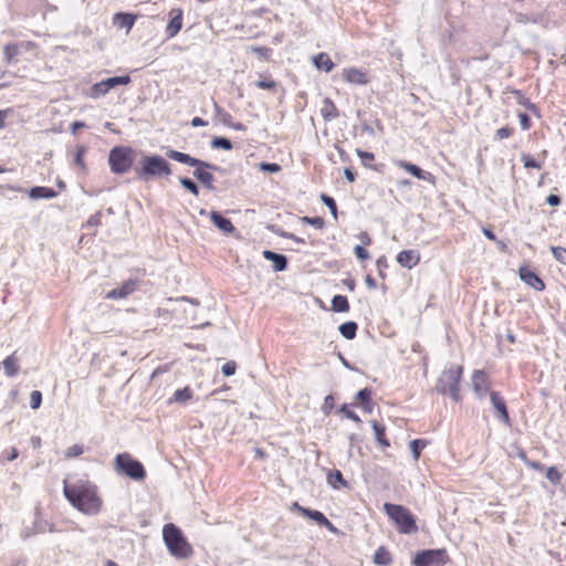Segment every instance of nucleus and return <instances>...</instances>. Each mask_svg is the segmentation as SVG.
Here are the masks:
<instances>
[{"instance_id":"nucleus-1","label":"nucleus","mask_w":566,"mask_h":566,"mask_svg":"<svg viewBox=\"0 0 566 566\" xmlns=\"http://www.w3.org/2000/svg\"><path fill=\"white\" fill-rule=\"evenodd\" d=\"M63 494L70 504L83 514L96 515L102 510L103 499L98 493V488L86 478L74 482L64 479Z\"/></svg>"},{"instance_id":"nucleus-2","label":"nucleus","mask_w":566,"mask_h":566,"mask_svg":"<svg viewBox=\"0 0 566 566\" xmlns=\"http://www.w3.org/2000/svg\"><path fill=\"white\" fill-rule=\"evenodd\" d=\"M163 538L168 552L176 558L186 559L193 554L192 546L184 536L181 530L172 523L163 528Z\"/></svg>"},{"instance_id":"nucleus-3","label":"nucleus","mask_w":566,"mask_h":566,"mask_svg":"<svg viewBox=\"0 0 566 566\" xmlns=\"http://www.w3.org/2000/svg\"><path fill=\"white\" fill-rule=\"evenodd\" d=\"M384 511L400 534H413L418 532L417 518L406 506L385 503Z\"/></svg>"},{"instance_id":"nucleus-4","label":"nucleus","mask_w":566,"mask_h":566,"mask_svg":"<svg viewBox=\"0 0 566 566\" xmlns=\"http://www.w3.org/2000/svg\"><path fill=\"white\" fill-rule=\"evenodd\" d=\"M166 155L172 160L195 167L193 176L209 189L213 188L214 177L208 171L211 168L209 164L175 149H169Z\"/></svg>"},{"instance_id":"nucleus-5","label":"nucleus","mask_w":566,"mask_h":566,"mask_svg":"<svg viewBox=\"0 0 566 566\" xmlns=\"http://www.w3.org/2000/svg\"><path fill=\"white\" fill-rule=\"evenodd\" d=\"M463 376V366L452 365L446 368L437 382V390L442 395H450L454 401L461 400L460 382Z\"/></svg>"},{"instance_id":"nucleus-6","label":"nucleus","mask_w":566,"mask_h":566,"mask_svg":"<svg viewBox=\"0 0 566 566\" xmlns=\"http://www.w3.org/2000/svg\"><path fill=\"white\" fill-rule=\"evenodd\" d=\"M136 175L139 179L147 181L150 178L171 175V168L161 156H145L140 160V166L136 168Z\"/></svg>"},{"instance_id":"nucleus-7","label":"nucleus","mask_w":566,"mask_h":566,"mask_svg":"<svg viewBox=\"0 0 566 566\" xmlns=\"http://www.w3.org/2000/svg\"><path fill=\"white\" fill-rule=\"evenodd\" d=\"M134 160L135 151L128 146H115L109 150V168L116 175L128 172L134 165Z\"/></svg>"},{"instance_id":"nucleus-8","label":"nucleus","mask_w":566,"mask_h":566,"mask_svg":"<svg viewBox=\"0 0 566 566\" xmlns=\"http://www.w3.org/2000/svg\"><path fill=\"white\" fill-rule=\"evenodd\" d=\"M114 468L117 473L125 474L135 481L146 478V470L142 462L134 459L128 452L118 453L114 459Z\"/></svg>"},{"instance_id":"nucleus-9","label":"nucleus","mask_w":566,"mask_h":566,"mask_svg":"<svg viewBox=\"0 0 566 566\" xmlns=\"http://www.w3.org/2000/svg\"><path fill=\"white\" fill-rule=\"evenodd\" d=\"M450 563L446 548L426 549L419 552L413 558V566H444Z\"/></svg>"},{"instance_id":"nucleus-10","label":"nucleus","mask_w":566,"mask_h":566,"mask_svg":"<svg viewBox=\"0 0 566 566\" xmlns=\"http://www.w3.org/2000/svg\"><path fill=\"white\" fill-rule=\"evenodd\" d=\"M292 509L298 512L302 516L315 521L321 526H325L329 532L337 533V528L322 512L304 507L297 502L292 504Z\"/></svg>"},{"instance_id":"nucleus-11","label":"nucleus","mask_w":566,"mask_h":566,"mask_svg":"<svg viewBox=\"0 0 566 566\" xmlns=\"http://www.w3.org/2000/svg\"><path fill=\"white\" fill-rule=\"evenodd\" d=\"M169 21L166 27V34L168 39L175 38L184 25V10L174 8L168 12Z\"/></svg>"},{"instance_id":"nucleus-12","label":"nucleus","mask_w":566,"mask_h":566,"mask_svg":"<svg viewBox=\"0 0 566 566\" xmlns=\"http://www.w3.org/2000/svg\"><path fill=\"white\" fill-rule=\"evenodd\" d=\"M518 276L526 285L531 286L535 291L542 292L546 287L544 281L534 271H532L528 265H522L518 269Z\"/></svg>"},{"instance_id":"nucleus-13","label":"nucleus","mask_w":566,"mask_h":566,"mask_svg":"<svg viewBox=\"0 0 566 566\" xmlns=\"http://www.w3.org/2000/svg\"><path fill=\"white\" fill-rule=\"evenodd\" d=\"M138 283L139 281L136 279L127 280L123 282V284L119 287L113 289L109 292H107L105 297L108 300L126 298L136 291Z\"/></svg>"},{"instance_id":"nucleus-14","label":"nucleus","mask_w":566,"mask_h":566,"mask_svg":"<svg viewBox=\"0 0 566 566\" xmlns=\"http://www.w3.org/2000/svg\"><path fill=\"white\" fill-rule=\"evenodd\" d=\"M214 107V120L218 122V123H221L222 125L227 126V127H231L233 128L234 130H244L245 129V126L240 123V122H237L234 123L232 119V115L227 112L224 108H222L218 103H214L213 105Z\"/></svg>"},{"instance_id":"nucleus-15","label":"nucleus","mask_w":566,"mask_h":566,"mask_svg":"<svg viewBox=\"0 0 566 566\" xmlns=\"http://www.w3.org/2000/svg\"><path fill=\"white\" fill-rule=\"evenodd\" d=\"M472 387L479 396L490 391V378L484 370H475L472 375Z\"/></svg>"},{"instance_id":"nucleus-16","label":"nucleus","mask_w":566,"mask_h":566,"mask_svg":"<svg viewBox=\"0 0 566 566\" xmlns=\"http://www.w3.org/2000/svg\"><path fill=\"white\" fill-rule=\"evenodd\" d=\"M342 75L343 78L350 84L366 85L369 82L367 72L357 67L345 69Z\"/></svg>"},{"instance_id":"nucleus-17","label":"nucleus","mask_w":566,"mask_h":566,"mask_svg":"<svg viewBox=\"0 0 566 566\" xmlns=\"http://www.w3.org/2000/svg\"><path fill=\"white\" fill-rule=\"evenodd\" d=\"M397 166L399 168L406 170L407 172L411 174L412 176H415L416 178H418L420 180H426L429 182H433V180H434V176L431 172L424 171L421 168H419L418 166H416L409 161L399 160V161H397Z\"/></svg>"},{"instance_id":"nucleus-18","label":"nucleus","mask_w":566,"mask_h":566,"mask_svg":"<svg viewBox=\"0 0 566 566\" xmlns=\"http://www.w3.org/2000/svg\"><path fill=\"white\" fill-rule=\"evenodd\" d=\"M397 262L410 270L419 264L420 253L417 250H402L397 255Z\"/></svg>"},{"instance_id":"nucleus-19","label":"nucleus","mask_w":566,"mask_h":566,"mask_svg":"<svg viewBox=\"0 0 566 566\" xmlns=\"http://www.w3.org/2000/svg\"><path fill=\"white\" fill-rule=\"evenodd\" d=\"M490 399H491V402H492L493 407L499 412L500 418L505 423H509L510 422L509 411H507V408H506L505 400L501 396V394L499 391H490Z\"/></svg>"},{"instance_id":"nucleus-20","label":"nucleus","mask_w":566,"mask_h":566,"mask_svg":"<svg viewBox=\"0 0 566 566\" xmlns=\"http://www.w3.org/2000/svg\"><path fill=\"white\" fill-rule=\"evenodd\" d=\"M137 15L133 13L117 12L113 15V24L119 29H126L127 32L132 30Z\"/></svg>"},{"instance_id":"nucleus-21","label":"nucleus","mask_w":566,"mask_h":566,"mask_svg":"<svg viewBox=\"0 0 566 566\" xmlns=\"http://www.w3.org/2000/svg\"><path fill=\"white\" fill-rule=\"evenodd\" d=\"M210 220L211 222L222 232L224 233H232L234 232L235 228L230 219L224 218L217 211L210 212Z\"/></svg>"},{"instance_id":"nucleus-22","label":"nucleus","mask_w":566,"mask_h":566,"mask_svg":"<svg viewBox=\"0 0 566 566\" xmlns=\"http://www.w3.org/2000/svg\"><path fill=\"white\" fill-rule=\"evenodd\" d=\"M371 428L374 429L375 439L382 449L390 447V441L386 434V427L376 420L370 421Z\"/></svg>"},{"instance_id":"nucleus-23","label":"nucleus","mask_w":566,"mask_h":566,"mask_svg":"<svg viewBox=\"0 0 566 566\" xmlns=\"http://www.w3.org/2000/svg\"><path fill=\"white\" fill-rule=\"evenodd\" d=\"M321 115L325 122H332L339 116V111L331 98H325L323 101Z\"/></svg>"},{"instance_id":"nucleus-24","label":"nucleus","mask_w":566,"mask_h":566,"mask_svg":"<svg viewBox=\"0 0 566 566\" xmlns=\"http://www.w3.org/2000/svg\"><path fill=\"white\" fill-rule=\"evenodd\" d=\"M263 258L268 261L273 262V269L275 271H284L287 266V259L283 254L275 253L270 250L263 251Z\"/></svg>"},{"instance_id":"nucleus-25","label":"nucleus","mask_w":566,"mask_h":566,"mask_svg":"<svg viewBox=\"0 0 566 566\" xmlns=\"http://www.w3.org/2000/svg\"><path fill=\"white\" fill-rule=\"evenodd\" d=\"M373 560L376 565L388 566L392 562V556L386 546H379L374 554Z\"/></svg>"},{"instance_id":"nucleus-26","label":"nucleus","mask_w":566,"mask_h":566,"mask_svg":"<svg viewBox=\"0 0 566 566\" xmlns=\"http://www.w3.org/2000/svg\"><path fill=\"white\" fill-rule=\"evenodd\" d=\"M56 196L57 193L54 189L42 186L33 187L29 191V197L32 199H51Z\"/></svg>"},{"instance_id":"nucleus-27","label":"nucleus","mask_w":566,"mask_h":566,"mask_svg":"<svg viewBox=\"0 0 566 566\" xmlns=\"http://www.w3.org/2000/svg\"><path fill=\"white\" fill-rule=\"evenodd\" d=\"M3 369L4 374L8 377H14L19 373V358L17 357L15 353L9 355L3 361Z\"/></svg>"},{"instance_id":"nucleus-28","label":"nucleus","mask_w":566,"mask_h":566,"mask_svg":"<svg viewBox=\"0 0 566 566\" xmlns=\"http://www.w3.org/2000/svg\"><path fill=\"white\" fill-rule=\"evenodd\" d=\"M313 63L318 70L331 72L334 69V62L325 52H321L313 57Z\"/></svg>"},{"instance_id":"nucleus-29","label":"nucleus","mask_w":566,"mask_h":566,"mask_svg":"<svg viewBox=\"0 0 566 566\" xmlns=\"http://www.w3.org/2000/svg\"><path fill=\"white\" fill-rule=\"evenodd\" d=\"M193 397V391L189 386L184 387L182 389H178L174 392L172 397L169 399V403L178 402L186 403L191 400Z\"/></svg>"},{"instance_id":"nucleus-30","label":"nucleus","mask_w":566,"mask_h":566,"mask_svg":"<svg viewBox=\"0 0 566 566\" xmlns=\"http://www.w3.org/2000/svg\"><path fill=\"white\" fill-rule=\"evenodd\" d=\"M332 310L337 313H346L349 311V302L344 295H335L332 300Z\"/></svg>"},{"instance_id":"nucleus-31","label":"nucleus","mask_w":566,"mask_h":566,"mask_svg":"<svg viewBox=\"0 0 566 566\" xmlns=\"http://www.w3.org/2000/svg\"><path fill=\"white\" fill-rule=\"evenodd\" d=\"M428 443L429 442L426 439H415L410 441L409 447L415 461L420 459L421 451L428 446Z\"/></svg>"},{"instance_id":"nucleus-32","label":"nucleus","mask_w":566,"mask_h":566,"mask_svg":"<svg viewBox=\"0 0 566 566\" xmlns=\"http://www.w3.org/2000/svg\"><path fill=\"white\" fill-rule=\"evenodd\" d=\"M358 325L355 322H346L339 326V332L346 339H354L356 337Z\"/></svg>"},{"instance_id":"nucleus-33","label":"nucleus","mask_w":566,"mask_h":566,"mask_svg":"<svg viewBox=\"0 0 566 566\" xmlns=\"http://www.w3.org/2000/svg\"><path fill=\"white\" fill-rule=\"evenodd\" d=\"M516 455L520 460H522L528 468L533 469V470H536V471H541L543 470V465L542 463L537 462V461H532L528 459L527 457V453L526 451L521 448V447H517V451H516Z\"/></svg>"},{"instance_id":"nucleus-34","label":"nucleus","mask_w":566,"mask_h":566,"mask_svg":"<svg viewBox=\"0 0 566 566\" xmlns=\"http://www.w3.org/2000/svg\"><path fill=\"white\" fill-rule=\"evenodd\" d=\"M521 160L523 163L524 168H526V169L534 168V169L539 170V169H542L543 164H544V160L539 161V160L535 159L533 156H531L530 154H526V153H523L521 155Z\"/></svg>"},{"instance_id":"nucleus-35","label":"nucleus","mask_w":566,"mask_h":566,"mask_svg":"<svg viewBox=\"0 0 566 566\" xmlns=\"http://www.w3.org/2000/svg\"><path fill=\"white\" fill-rule=\"evenodd\" d=\"M105 85L108 87V90L111 91L112 88L118 86V85H127L130 83V76L129 75H123V76H115V77H109V78H106V80H103Z\"/></svg>"},{"instance_id":"nucleus-36","label":"nucleus","mask_w":566,"mask_h":566,"mask_svg":"<svg viewBox=\"0 0 566 566\" xmlns=\"http://www.w3.org/2000/svg\"><path fill=\"white\" fill-rule=\"evenodd\" d=\"M109 92L108 87L105 85L104 81L95 83L91 87L90 96L92 98H98L101 96L106 95Z\"/></svg>"},{"instance_id":"nucleus-37","label":"nucleus","mask_w":566,"mask_h":566,"mask_svg":"<svg viewBox=\"0 0 566 566\" xmlns=\"http://www.w3.org/2000/svg\"><path fill=\"white\" fill-rule=\"evenodd\" d=\"M327 480H328V483L335 489L338 488V483L342 485L346 484L342 472L338 470H334V471L329 472L327 475Z\"/></svg>"},{"instance_id":"nucleus-38","label":"nucleus","mask_w":566,"mask_h":566,"mask_svg":"<svg viewBox=\"0 0 566 566\" xmlns=\"http://www.w3.org/2000/svg\"><path fill=\"white\" fill-rule=\"evenodd\" d=\"M337 412L344 415L346 418L350 419L352 421L359 423L361 422L358 415L352 410L350 406L347 403H344L340 406V408L337 410Z\"/></svg>"},{"instance_id":"nucleus-39","label":"nucleus","mask_w":566,"mask_h":566,"mask_svg":"<svg viewBox=\"0 0 566 566\" xmlns=\"http://www.w3.org/2000/svg\"><path fill=\"white\" fill-rule=\"evenodd\" d=\"M546 479L554 485H558L562 481V473L556 467H549L546 470Z\"/></svg>"},{"instance_id":"nucleus-40","label":"nucleus","mask_w":566,"mask_h":566,"mask_svg":"<svg viewBox=\"0 0 566 566\" xmlns=\"http://www.w3.org/2000/svg\"><path fill=\"white\" fill-rule=\"evenodd\" d=\"M86 147L85 146H77L76 147V153H75V157H74V161H75V165H77L82 170H85L86 169V165H85V160H84V156L86 154Z\"/></svg>"},{"instance_id":"nucleus-41","label":"nucleus","mask_w":566,"mask_h":566,"mask_svg":"<svg viewBox=\"0 0 566 566\" xmlns=\"http://www.w3.org/2000/svg\"><path fill=\"white\" fill-rule=\"evenodd\" d=\"M212 148H221L224 150H231L232 149V143L228 138L224 137H214L211 142Z\"/></svg>"},{"instance_id":"nucleus-42","label":"nucleus","mask_w":566,"mask_h":566,"mask_svg":"<svg viewBox=\"0 0 566 566\" xmlns=\"http://www.w3.org/2000/svg\"><path fill=\"white\" fill-rule=\"evenodd\" d=\"M301 221L319 230L325 227V220L322 217H302Z\"/></svg>"},{"instance_id":"nucleus-43","label":"nucleus","mask_w":566,"mask_h":566,"mask_svg":"<svg viewBox=\"0 0 566 566\" xmlns=\"http://www.w3.org/2000/svg\"><path fill=\"white\" fill-rule=\"evenodd\" d=\"M84 453V447L82 444H73L72 447L67 448L64 457L65 459H74Z\"/></svg>"},{"instance_id":"nucleus-44","label":"nucleus","mask_w":566,"mask_h":566,"mask_svg":"<svg viewBox=\"0 0 566 566\" xmlns=\"http://www.w3.org/2000/svg\"><path fill=\"white\" fill-rule=\"evenodd\" d=\"M514 133H515L514 127H511V126L501 127V128L496 129V132H495V139H497V140L507 139V138L512 137L514 135Z\"/></svg>"},{"instance_id":"nucleus-45","label":"nucleus","mask_w":566,"mask_h":566,"mask_svg":"<svg viewBox=\"0 0 566 566\" xmlns=\"http://www.w3.org/2000/svg\"><path fill=\"white\" fill-rule=\"evenodd\" d=\"M553 256L560 264L566 265V248L563 247H552L551 248Z\"/></svg>"},{"instance_id":"nucleus-46","label":"nucleus","mask_w":566,"mask_h":566,"mask_svg":"<svg viewBox=\"0 0 566 566\" xmlns=\"http://www.w3.org/2000/svg\"><path fill=\"white\" fill-rule=\"evenodd\" d=\"M321 199L328 207V209L331 210V213L333 214L334 219L337 220L338 212H337V206H336L335 200L332 197L327 196V195H322Z\"/></svg>"},{"instance_id":"nucleus-47","label":"nucleus","mask_w":566,"mask_h":566,"mask_svg":"<svg viewBox=\"0 0 566 566\" xmlns=\"http://www.w3.org/2000/svg\"><path fill=\"white\" fill-rule=\"evenodd\" d=\"M42 403V394L40 390H33L31 394H30V406L32 409H38L40 408Z\"/></svg>"},{"instance_id":"nucleus-48","label":"nucleus","mask_w":566,"mask_h":566,"mask_svg":"<svg viewBox=\"0 0 566 566\" xmlns=\"http://www.w3.org/2000/svg\"><path fill=\"white\" fill-rule=\"evenodd\" d=\"M180 184L195 196L199 195L198 186L189 178H181Z\"/></svg>"},{"instance_id":"nucleus-49","label":"nucleus","mask_w":566,"mask_h":566,"mask_svg":"<svg viewBox=\"0 0 566 566\" xmlns=\"http://www.w3.org/2000/svg\"><path fill=\"white\" fill-rule=\"evenodd\" d=\"M356 399L360 405L366 403L371 400V391L368 388L360 389L356 394Z\"/></svg>"},{"instance_id":"nucleus-50","label":"nucleus","mask_w":566,"mask_h":566,"mask_svg":"<svg viewBox=\"0 0 566 566\" xmlns=\"http://www.w3.org/2000/svg\"><path fill=\"white\" fill-rule=\"evenodd\" d=\"M260 170L269 171V172H279L281 171V166L275 163H261L259 166Z\"/></svg>"},{"instance_id":"nucleus-51","label":"nucleus","mask_w":566,"mask_h":566,"mask_svg":"<svg viewBox=\"0 0 566 566\" xmlns=\"http://www.w3.org/2000/svg\"><path fill=\"white\" fill-rule=\"evenodd\" d=\"M354 253L360 261H366L370 258L369 252L363 245H356L354 248Z\"/></svg>"},{"instance_id":"nucleus-52","label":"nucleus","mask_w":566,"mask_h":566,"mask_svg":"<svg viewBox=\"0 0 566 566\" xmlns=\"http://www.w3.org/2000/svg\"><path fill=\"white\" fill-rule=\"evenodd\" d=\"M255 85L259 87V88H262V90H274L276 87V83L275 81H273L272 78H265V80H260L255 83Z\"/></svg>"},{"instance_id":"nucleus-53","label":"nucleus","mask_w":566,"mask_h":566,"mask_svg":"<svg viewBox=\"0 0 566 566\" xmlns=\"http://www.w3.org/2000/svg\"><path fill=\"white\" fill-rule=\"evenodd\" d=\"M251 51L265 60L270 57L272 52V50L266 46H253Z\"/></svg>"},{"instance_id":"nucleus-54","label":"nucleus","mask_w":566,"mask_h":566,"mask_svg":"<svg viewBox=\"0 0 566 566\" xmlns=\"http://www.w3.org/2000/svg\"><path fill=\"white\" fill-rule=\"evenodd\" d=\"M237 363L234 360H229L222 366V373L226 376H232L235 374Z\"/></svg>"},{"instance_id":"nucleus-55","label":"nucleus","mask_w":566,"mask_h":566,"mask_svg":"<svg viewBox=\"0 0 566 566\" xmlns=\"http://www.w3.org/2000/svg\"><path fill=\"white\" fill-rule=\"evenodd\" d=\"M520 125L522 129L528 130L532 127L531 117L526 113L518 114Z\"/></svg>"},{"instance_id":"nucleus-56","label":"nucleus","mask_w":566,"mask_h":566,"mask_svg":"<svg viewBox=\"0 0 566 566\" xmlns=\"http://www.w3.org/2000/svg\"><path fill=\"white\" fill-rule=\"evenodd\" d=\"M4 54L8 61H11L18 54L17 44H8L4 46Z\"/></svg>"},{"instance_id":"nucleus-57","label":"nucleus","mask_w":566,"mask_h":566,"mask_svg":"<svg viewBox=\"0 0 566 566\" xmlns=\"http://www.w3.org/2000/svg\"><path fill=\"white\" fill-rule=\"evenodd\" d=\"M357 155L361 159V161L365 166H368V163L373 161L375 159V155L369 151L357 150Z\"/></svg>"},{"instance_id":"nucleus-58","label":"nucleus","mask_w":566,"mask_h":566,"mask_svg":"<svg viewBox=\"0 0 566 566\" xmlns=\"http://www.w3.org/2000/svg\"><path fill=\"white\" fill-rule=\"evenodd\" d=\"M357 238L359 239V241L363 243V247H368L371 244L373 240H371V237L370 234L367 232V231H361Z\"/></svg>"},{"instance_id":"nucleus-59","label":"nucleus","mask_w":566,"mask_h":566,"mask_svg":"<svg viewBox=\"0 0 566 566\" xmlns=\"http://www.w3.org/2000/svg\"><path fill=\"white\" fill-rule=\"evenodd\" d=\"M11 114L12 108L0 109V129L6 127V120Z\"/></svg>"},{"instance_id":"nucleus-60","label":"nucleus","mask_w":566,"mask_h":566,"mask_svg":"<svg viewBox=\"0 0 566 566\" xmlns=\"http://www.w3.org/2000/svg\"><path fill=\"white\" fill-rule=\"evenodd\" d=\"M546 202L549 205V206H553V207H556L560 203V198L557 196V195H553L551 193L547 198H546Z\"/></svg>"},{"instance_id":"nucleus-61","label":"nucleus","mask_w":566,"mask_h":566,"mask_svg":"<svg viewBox=\"0 0 566 566\" xmlns=\"http://www.w3.org/2000/svg\"><path fill=\"white\" fill-rule=\"evenodd\" d=\"M365 283H366L367 287L370 290H374L377 287V283H376L375 279L369 274L366 275Z\"/></svg>"},{"instance_id":"nucleus-62","label":"nucleus","mask_w":566,"mask_h":566,"mask_svg":"<svg viewBox=\"0 0 566 566\" xmlns=\"http://www.w3.org/2000/svg\"><path fill=\"white\" fill-rule=\"evenodd\" d=\"M191 125L193 127H199V126H207L208 123L205 119H202L201 117H193L191 120Z\"/></svg>"},{"instance_id":"nucleus-63","label":"nucleus","mask_w":566,"mask_h":566,"mask_svg":"<svg viewBox=\"0 0 566 566\" xmlns=\"http://www.w3.org/2000/svg\"><path fill=\"white\" fill-rule=\"evenodd\" d=\"M482 232L483 234L491 241H496V235L494 234V232L489 229V228H483L482 229Z\"/></svg>"},{"instance_id":"nucleus-64","label":"nucleus","mask_w":566,"mask_h":566,"mask_svg":"<svg viewBox=\"0 0 566 566\" xmlns=\"http://www.w3.org/2000/svg\"><path fill=\"white\" fill-rule=\"evenodd\" d=\"M345 177L346 179L349 181V182H354L355 179H356V174L354 171H352L350 169L346 168L345 171Z\"/></svg>"}]
</instances>
